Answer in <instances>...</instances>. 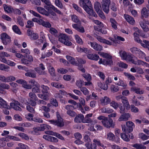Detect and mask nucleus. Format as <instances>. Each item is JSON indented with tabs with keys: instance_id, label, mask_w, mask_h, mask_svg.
Segmentation results:
<instances>
[{
	"instance_id": "a878e982",
	"label": "nucleus",
	"mask_w": 149,
	"mask_h": 149,
	"mask_svg": "<svg viewBox=\"0 0 149 149\" xmlns=\"http://www.w3.org/2000/svg\"><path fill=\"white\" fill-rule=\"evenodd\" d=\"M98 54L100 56H101L104 58H107V59L110 58H112V56L110 54L104 52H98Z\"/></svg>"
},
{
	"instance_id": "4c0bfd02",
	"label": "nucleus",
	"mask_w": 149,
	"mask_h": 149,
	"mask_svg": "<svg viewBox=\"0 0 149 149\" xmlns=\"http://www.w3.org/2000/svg\"><path fill=\"white\" fill-rule=\"evenodd\" d=\"M98 85L100 88L104 90H107L108 88V86L107 84H103L101 82L98 83Z\"/></svg>"
},
{
	"instance_id": "7ed1b4c3",
	"label": "nucleus",
	"mask_w": 149,
	"mask_h": 149,
	"mask_svg": "<svg viewBox=\"0 0 149 149\" xmlns=\"http://www.w3.org/2000/svg\"><path fill=\"white\" fill-rule=\"evenodd\" d=\"M134 127V123L130 121L126 122V126L125 125H122V128L123 131L127 133L132 132L133 131V127Z\"/></svg>"
},
{
	"instance_id": "72a5a7b5",
	"label": "nucleus",
	"mask_w": 149,
	"mask_h": 149,
	"mask_svg": "<svg viewBox=\"0 0 149 149\" xmlns=\"http://www.w3.org/2000/svg\"><path fill=\"white\" fill-rule=\"evenodd\" d=\"M29 96L30 98L28 100H37V98L36 94L32 92H30L29 93Z\"/></svg>"
},
{
	"instance_id": "4d7b16f0",
	"label": "nucleus",
	"mask_w": 149,
	"mask_h": 149,
	"mask_svg": "<svg viewBox=\"0 0 149 149\" xmlns=\"http://www.w3.org/2000/svg\"><path fill=\"white\" fill-rule=\"evenodd\" d=\"M51 85L52 86L57 88H63V86L61 84H59L57 83L52 82L51 83Z\"/></svg>"
},
{
	"instance_id": "c03bdc74",
	"label": "nucleus",
	"mask_w": 149,
	"mask_h": 149,
	"mask_svg": "<svg viewBox=\"0 0 149 149\" xmlns=\"http://www.w3.org/2000/svg\"><path fill=\"white\" fill-rule=\"evenodd\" d=\"M110 7L112 11L116 12L117 10V7L116 4L114 2H112L110 4Z\"/></svg>"
},
{
	"instance_id": "052dcab7",
	"label": "nucleus",
	"mask_w": 149,
	"mask_h": 149,
	"mask_svg": "<svg viewBox=\"0 0 149 149\" xmlns=\"http://www.w3.org/2000/svg\"><path fill=\"white\" fill-rule=\"evenodd\" d=\"M75 37L77 43L81 45L83 44V42L81 39L80 38V37L78 35H76L75 36Z\"/></svg>"
},
{
	"instance_id": "a18cd8bd",
	"label": "nucleus",
	"mask_w": 149,
	"mask_h": 149,
	"mask_svg": "<svg viewBox=\"0 0 149 149\" xmlns=\"http://www.w3.org/2000/svg\"><path fill=\"white\" fill-rule=\"evenodd\" d=\"M84 141L86 143L85 144H90L91 143V139H90L88 136L85 135L84 137Z\"/></svg>"
},
{
	"instance_id": "473e14b6",
	"label": "nucleus",
	"mask_w": 149,
	"mask_h": 149,
	"mask_svg": "<svg viewBox=\"0 0 149 149\" xmlns=\"http://www.w3.org/2000/svg\"><path fill=\"white\" fill-rule=\"evenodd\" d=\"M110 21L111 23L112 27L114 29H116L117 28L116 25L117 22L114 19L111 18L110 19Z\"/></svg>"
},
{
	"instance_id": "a211bd4d",
	"label": "nucleus",
	"mask_w": 149,
	"mask_h": 149,
	"mask_svg": "<svg viewBox=\"0 0 149 149\" xmlns=\"http://www.w3.org/2000/svg\"><path fill=\"white\" fill-rule=\"evenodd\" d=\"M84 116L82 114H79L77 115L74 119V121L77 123H83Z\"/></svg>"
},
{
	"instance_id": "412c9836",
	"label": "nucleus",
	"mask_w": 149,
	"mask_h": 149,
	"mask_svg": "<svg viewBox=\"0 0 149 149\" xmlns=\"http://www.w3.org/2000/svg\"><path fill=\"white\" fill-rule=\"evenodd\" d=\"M107 139L111 141H113L115 139V135L111 132H108L106 134Z\"/></svg>"
},
{
	"instance_id": "aec40b11",
	"label": "nucleus",
	"mask_w": 149,
	"mask_h": 149,
	"mask_svg": "<svg viewBox=\"0 0 149 149\" xmlns=\"http://www.w3.org/2000/svg\"><path fill=\"white\" fill-rule=\"evenodd\" d=\"M26 76L30 77L33 78H35L36 77V73L34 72L33 70H29L28 72H26L25 74Z\"/></svg>"
},
{
	"instance_id": "423d86ee",
	"label": "nucleus",
	"mask_w": 149,
	"mask_h": 149,
	"mask_svg": "<svg viewBox=\"0 0 149 149\" xmlns=\"http://www.w3.org/2000/svg\"><path fill=\"white\" fill-rule=\"evenodd\" d=\"M58 40L61 42L68 46L72 45V43L69 40L68 37L65 34H61L59 37Z\"/></svg>"
},
{
	"instance_id": "6e6d98bb",
	"label": "nucleus",
	"mask_w": 149,
	"mask_h": 149,
	"mask_svg": "<svg viewBox=\"0 0 149 149\" xmlns=\"http://www.w3.org/2000/svg\"><path fill=\"white\" fill-rule=\"evenodd\" d=\"M10 139H12L14 141H20V139L18 137H16L14 136L8 135L7 137Z\"/></svg>"
},
{
	"instance_id": "5fc2aeb1",
	"label": "nucleus",
	"mask_w": 149,
	"mask_h": 149,
	"mask_svg": "<svg viewBox=\"0 0 149 149\" xmlns=\"http://www.w3.org/2000/svg\"><path fill=\"white\" fill-rule=\"evenodd\" d=\"M124 74L126 76L128 79L130 80H134L135 79V77L133 76L130 74V73L127 72H125Z\"/></svg>"
},
{
	"instance_id": "4be33fe9",
	"label": "nucleus",
	"mask_w": 149,
	"mask_h": 149,
	"mask_svg": "<svg viewBox=\"0 0 149 149\" xmlns=\"http://www.w3.org/2000/svg\"><path fill=\"white\" fill-rule=\"evenodd\" d=\"M0 107H2L7 109H11L10 107L7 104L6 102L3 100L0 102Z\"/></svg>"
},
{
	"instance_id": "bb28decb",
	"label": "nucleus",
	"mask_w": 149,
	"mask_h": 149,
	"mask_svg": "<svg viewBox=\"0 0 149 149\" xmlns=\"http://www.w3.org/2000/svg\"><path fill=\"white\" fill-rule=\"evenodd\" d=\"M132 91H134L137 94H143L144 91L140 88L136 87H132L131 88Z\"/></svg>"
},
{
	"instance_id": "6ab92c4d",
	"label": "nucleus",
	"mask_w": 149,
	"mask_h": 149,
	"mask_svg": "<svg viewBox=\"0 0 149 149\" xmlns=\"http://www.w3.org/2000/svg\"><path fill=\"white\" fill-rule=\"evenodd\" d=\"M36 9L37 11L41 14L45 15L46 16H48L49 15L48 12L42 7H38L36 8Z\"/></svg>"
},
{
	"instance_id": "ddd939ff",
	"label": "nucleus",
	"mask_w": 149,
	"mask_h": 149,
	"mask_svg": "<svg viewBox=\"0 0 149 149\" xmlns=\"http://www.w3.org/2000/svg\"><path fill=\"white\" fill-rule=\"evenodd\" d=\"M131 115L129 113H125L122 114L118 119V121H127L130 117Z\"/></svg>"
},
{
	"instance_id": "774afa93",
	"label": "nucleus",
	"mask_w": 149,
	"mask_h": 149,
	"mask_svg": "<svg viewBox=\"0 0 149 149\" xmlns=\"http://www.w3.org/2000/svg\"><path fill=\"white\" fill-rule=\"evenodd\" d=\"M23 87L27 89H30L32 88V86L31 85L27 84V82L25 81V82L23 84L22 86Z\"/></svg>"
},
{
	"instance_id": "ea45409f",
	"label": "nucleus",
	"mask_w": 149,
	"mask_h": 149,
	"mask_svg": "<svg viewBox=\"0 0 149 149\" xmlns=\"http://www.w3.org/2000/svg\"><path fill=\"white\" fill-rule=\"evenodd\" d=\"M9 67L7 65H5L3 64H0V70L8 71L9 70Z\"/></svg>"
},
{
	"instance_id": "f3484780",
	"label": "nucleus",
	"mask_w": 149,
	"mask_h": 149,
	"mask_svg": "<svg viewBox=\"0 0 149 149\" xmlns=\"http://www.w3.org/2000/svg\"><path fill=\"white\" fill-rule=\"evenodd\" d=\"M121 101L123 105L128 110L130 109V106L127 99L126 97H123Z\"/></svg>"
},
{
	"instance_id": "58836bf2",
	"label": "nucleus",
	"mask_w": 149,
	"mask_h": 149,
	"mask_svg": "<svg viewBox=\"0 0 149 149\" xmlns=\"http://www.w3.org/2000/svg\"><path fill=\"white\" fill-rule=\"evenodd\" d=\"M119 54L120 56L123 59L125 60L127 58V55L126 52L125 51H120L119 52Z\"/></svg>"
},
{
	"instance_id": "4468645a",
	"label": "nucleus",
	"mask_w": 149,
	"mask_h": 149,
	"mask_svg": "<svg viewBox=\"0 0 149 149\" xmlns=\"http://www.w3.org/2000/svg\"><path fill=\"white\" fill-rule=\"evenodd\" d=\"M124 16L126 21L130 24L133 25L135 23V21L133 17L130 15L124 14Z\"/></svg>"
},
{
	"instance_id": "c85d7f7f",
	"label": "nucleus",
	"mask_w": 149,
	"mask_h": 149,
	"mask_svg": "<svg viewBox=\"0 0 149 149\" xmlns=\"http://www.w3.org/2000/svg\"><path fill=\"white\" fill-rule=\"evenodd\" d=\"M71 20L73 22L77 24L81 23V22L78 17L75 15H71Z\"/></svg>"
},
{
	"instance_id": "09e8293b",
	"label": "nucleus",
	"mask_w": 149,
	"mask_h": 149,
	"mask_svg": "<svg viewBox=\"0 0 149 149\" xmlns=\"http://www.w3.org/2000/svg\"><path fill=\"white\" fill-rule=\"evenodd\" d=\"M55 2L56 5L59 8L61 9L63 8V5L60 0H55Z\"/></svg>"
},
{
	"instance_id": "2f4dec72",
	"label": "nucleus",
	"mask_w": 149,
	"mask_h": 149,
	"mask_svg": "<svg viewBox=\"0 0 149 149\" xmlns=\"http://www.w3.org/2000/svg\"><path fill=\"white\" fill-rule=\"evenodd\" d=\"M3 7L4 11L8 13H10L12 12L13 8H11L10 7L7 6L6 4L3 5Z\"/></svg>"
},
{
	"instance_id": "603ef678",
	"label": "nucleus",
	"mask_w": 149,
	"mask_h": 149,
	"mask_svg": "<svg viewBox=\"0 0 149 149\" xmlns=\"http://www.w3.org/2000/svg\"><path fill=\"white\" fill-rule=\"evenodd\" d=\"M93 122L92 120L88 117H84L83 120V123H92Z\"/></svg>"
},
{
	"instance_id": "cd10ccee",
	"label": "nucleus",
	"mask_w": 149,
	"mask_h": 149,
	"mask_svg": "<svg viewBox=\"0 0 149 149\" xmlns=\"http://www.w3.org/2000/svg\"><path fill=\"white\" fill-rule=\"evenodd\" d=\"M100 101L102 103L106 105L110 102L111 100L108 97L104 96L100 100Z\"/></svg>"
},
{
	"instance_id": "0e129e2a",
	"label": "nucleus",
	"mask_w": 149,
	"mask_h": 149,
	"mask_svg": "<svg viewBox=\"0 0 149 149\" xmlns=\"http://www.w3.org/2000/svg\"><path fill=\"white\" fill-rule=\"evenodd\" d=\"M6 82L15 81V77L13 76H10L6 77Z\"/></svg>"
},
{
	"instance_id": "f704fd0d",
	"label": "nucleus",
	"mask_w": 149,
	"mask_h": 149,
	"mask_svg": "<svg viewBox=\"0 0 149 149\" xmlns=\"http://www.w3.org/2000/svg\"><path fill=\"white\" fill-rule=\"evenodd\" d=\"M35 87L33 88L32 89V92L35 93H40V85H38L35 86Z\"/></svg>"
},
{
	"instance_id": "0eeeda50",
	"label": "nucleus",
	"mask_w": 149,
	"mask_h": 149,
	"mask_svg": "<svg viewBox=\"0 0 149 149\" xmlns=\"http://www.w3.org/2000/svg\"><path fill=\"white\" fill-rule=\"evenodd\" d=\"M1 39L3 45H6L11 42V37L6 33H3L1 35Z\"/></svg>"
},
{
	"instance_id": "9d476101",
	"label": "nucleus",
	"mask_w": 149,
	"mask_h": 149,
	"mask_svg": "<svg viewBox=\"0 0 149 149\" xmlns=\"http://www.w3.org/2000/svg\"><path fill=\"white\" fill-rule=\"evenodd\" d=\"M90 43L92 47L95 50L97 51H101L102 50L103 47L102 46L99 44H98L95 42H90Z\"/></svg>"
},
{
	"instance_id": "69168bd1",
	"label": "nucleus",
	"mask_w": 149,
	"mask_h": 149,
	"mask_svg": "<svg viewBox=\"0 0 149 149\" xmlns=\"http://www.w3.org/2000/svg\"><path fill=\"white\" fill-rule=\"evenodd\" d=\"M119 88L118 86L112 85L111 87V91L113 92H117L119 91Z\"/></svg>"
},
{
	"instance_id": "8fccbe9b",
	"label": "nucleus",
	"mask_w": 149,
	"mask_h": 149,
	"mask_svg": "<svg viewBox=\"0 0 149 149\" xmlns=\"http://www.w3.org/2000/svg\"><path fill=\"white\" fill-rule=\"evenodd\" d=\"M72 5L74 8L78 12L80 13H82V10L78 6V5L75 3H73Z\"/></svg>"
},
{
	"instance_id": "2eb2a0df",
	"label": "nucleus",
	"mask_w": 149,
	"mask_h": 149,
	"mask_svg": "<svg viewBox=\"0 0 149 149\" xmlns=\"http://www.w3.org/2000/svg\"><path fill=\"white\" fill-rule=\"evenodd\" d=\"M41 1L44 3L46 6H44V7L47 10H49V8H51L53 6L49 0H41Z\"/></svg>"
},
{
	"instance_id": "79ce46f5",
	"label": "nucleus",
	"mask_w": 149,
	"mask_h": 149,
	"mask_svg": "<svg viewBox=\"0 0 149 149\" xmlns=\"http://www.w3.org/2000/svg\"><path fill=\"white\" fill-rule=\"evenodd\" d=\"M41 87L42 88V93H48V91L49 89V87L45 86L44 85H42L41 86Z\"/></svg>"
},
{
	"instance_id": "bf43d9fd",
	"label": "nucleus",
	"mask_w": 149,
	"mask_h": 149,
	"mask_svg": "<svg viewBox=\"0 0 149 149\" xmlns=\"http://www.w3.org/2000/svg\"><path fill=\"white\" fill-rule=\"evenodd\" d=\"M77 50L78 52H84L86 53L87 52V49L84 47L81 48L78 47L77 48Z\"/></svg>"
},
{
	"instance_id": "3c124183",
	"label": "nucleus",
	"mask_w": 149,
	"mask_h": 149,
	"mask_svg": "<svg viewBox=\"0 0 149 149\" xmlns=\"http://www.w3.org/2000/svg\"><path fill=\"white\" fill-rule=\"evenodd\" d=\"M19 149H29V147L26 145H25L22 143H19L18 144Z\"/></svg>"
},
{
	"instance_id": "6e6552de",
	"label": "nucleus",
	"mask_w": 149,
	"mask_h": 149,
	"mask_svg": "<svg viewBox=\"0 0 149 149\" xmlns=\"http://www.w3.org/2000/svg\"><path fill=\"white\" fill-rule=\"evenodd\" d=\"M102 122L105 127L109 128L110 127H114V125L113 124V120L111 118L108 119L107 118L106 119L102 121Z\"/></svg>"
},
{
	"instance_id": "680f3d73",
	"label": "nucleus",
	"mask_w": 149,
	"mask_h": 149,
	"mask_svg": "<svg viewBox=\"0 0 149 149\" xmlns=\"http://www.w3.org/2000/svg\"><path fill=\"white\" fill-rule=\"evenodd\" d=\"M50 103L51 104L56 107L58 106V103L57 101L55 99L52 98L51 99Z\"/></svg>"
},
{
	"instance_id": "39448f33",
	"label": "nucleus",
	"mask_w": 149,
	"mask_h": 149,
	"mask_svg": "<svg viewBox=\"0 0 149 149\" xmlns=\"http://www.w3.org/2000/svg\"><path fill=\"white\" fill-rule=\"evenodd\" d=\"M101 3L102 9L105 13L108 14L109 11L110 0H102Z\"/></svg>"
},
{
	"instance_id": "f03ea898",
	"label": "nucleus",
	"mask_w": 149,
	"mask_h": 149,
	"mask_svg": "<svg viewBox=\"0 0 149 149\" xmlns=\"http://www.w3.org/2000/svg\"><path fill=\"white\" fill-rule=\"evenodd\" d=\"M57 120H50L49 122L52 124L56 125L60 127H63L64 125V122L62 118L58 112H56Z\"/></svg>"
},
{
	"instance_id": "b1692460",
	"label": "nucleus",
	"mask_w": 149,
	"mask_h": 149,
	"mask_svg": "<svg viewBox=\"0 0 149 149\" xmlns=\"http://www.w3.org/2000/svg\"><path fill=\"white\" fill-rule=\"evenodd\" d=\"M130 49L132 53L136 55L143 53V52L141 51L140 49L136 47H133L130 48Z\"/></svg>"
},
{
	"instance_id": "c756f323",
	"label": "nucleus",
	"mask_w": 149,
	"mask_h": 149,
	"mask_svg": "<svg viewBox=\"0 0 149 149\" xmlns=\"http://www.w3.org/2000/svg\"><path fill=\"white\" fill-rule=\"evenodd\" d=\"M132 146L136 149H146V147L143 145L139 143L134 144Z\"/></svg>"
},
{
	"instance_id": "de8ad7c7",
	"label": "nucleus",
	"mask_w": 149,
	"mask_h": 149,
	"mask_svg": "<svg viewBox=\"0 0 149 149\" xmlns=\"http://www.w3.org/2000/svg\"><path fill=\"white\" fill-rule=\"evenodd\" d=\"M18 135L22 139H24L26 140H28L29 139V137L28 136L24 133H21L18 134Z\"/></svg>"
},
{
	"instance_id": "e433bc0d",
	"label": "nucleus",
	"mask_w": 149,
	"mask_h": 149,
	"mask_svg": "<svg viewBox=\"0 0 149 149\" xmlns=\"http://www.w3.org/2000/svg\"><path fill=\"white\" fill-rule=\"evenodd\" d=\"M100 6V4L98 2H96L95 3L94 8L95 10L97 13L101 11L99 7Z\"/></svg>"
},
{
	"instance_id": "864d4df0",
	"label": "nucleus",
	"mask_w": 149,
	"mask_h": 149,
	"mask_svg": "<svg viewBox=\"0 0 149 149\" xmlns=\"http://www.w3.org/2000/svg\"><path fill=\"white\" fill-rule=\"evenodd\" d=\"M127 58L125 59V60L131 61L134 64V61L133 58V57L131 55L128 54L127 56Z\"/></svg>"
},
{
	"instance_id": "f8f14e48",
	"label": "nucleus",
	"mask_w": 149,
	"mask_h": 149,
	"mask_svg": "<svg viewBox=\"0 0 149 149\" xmlns=\"http://www.w3.org/2000/svg\"><path fill=\"white\" fill-rule=\"evenodd\" d=\"M95 37L98 40V41L101 43H104L109 45H112V43L111 42H110L109 41L101 37L98 36L97 35H96L95 36Z\"/></svg>"
},
{
	"instance_id": "c9c22d12",
	"label": "nucleus",
	"mask_w": 149,
	"mask_h": 149,
	"mask_svg": "<svg viewBox=\"0 0 149 149\" xmlns=\"http://www.w3.org/2000/svg\"><path fill=\"white\" fill-rule=\"evenodd\" d=\"M12 29L13 31L15 33L20 35L21 33L20 29H19L18 27L16 25H14L12 27Z\"/></svg>"
},
{
	"instance_id": "49530a36",
	"label": "nucleus",
	"mask_w": 149,
	"mask_h": 149,
	"mask_svg": "<svg viewBox=\"0 0 149 149\" xmlns=\"http://www.w3.org/2000/svg\"><path fill=\"white\" fill-rule=\"evenodd\" d=\"M116 84L118 85L125 87L127 86V84L125 82L120 79L119 80V81Z\"/></svg>"
},
{
	"instance_id": "7c9ffc66",
	"label": "nucleus",
	"mask_w": 149,
	"mask_h": 149,
	"mask_svg": "<svg viewBox=\"0 0 149 149\" xmlns=\"http://www.w3.org/2000/svg\"><path fill=\"white\" fill-rule=\"evenodd\" d=\"M49 32L52 35L54 36L55 37L58 36V31L54 28L53 27H50L49 30Z\"/></svg>"
},
{
	"instance_id": "393cba45",
	"label": "nucleus",
	"mask_w": 149,
	"mask_h": 149,
	"mask_svg": "<svg viewBox=\"0 0 149 149\" xmlns=\"http://www.w3.org/2000/svg\"><path fill=\"white\" fill-rule=\"evenodd\" d=\"M66 58L72 64L74 65H77L78 63H76L75 59L72 57L69 56H66Z\"/></svg>"
},
{
	"instance_id": "338daca9",
	"label": "nucleus",
	"mask_w": 149,
	"mask_h": 149,
	"mask_svg": "<svg viewBox=\"0 0 149 149\" xmlns=\"http://www.w3.org/2000/svg\"><path fill=\"white\" fill-rule=\"evenodd\" d=\"M120 136L121 138L124 140L127 141H130V139L125 134L121 133Z\"/></svg>"
},
{
	"instance_id": "e2e57ef3",
	"label": "nucleus",
	"mask_w": 149,
	"mask_h": 149,
	"mask_svg": "<svg viewBox=\"0 0 149 149\" xmlns=\"http://www.w3.org/2000/svg\"><path fill=\"white\" fill-rule=\"evenodd\" d=\"M83 76L88 81H90L91 79V76L89 74L86 73L83 74Z\"/></svg>"
},
{
	"instance_id": "13d9d810",
	"label": "nucleus",
	"mask_w": 149,
	"mask_h": 149,
	"mask_svg": "<svg viewBox=\"0 0 149 149\" xmlns=\"http://www.w3.org/2000/svg\"><path fill=\"white\" fill-rule=\"evenodd\" d=\"M77 60L79 63V64H78L77 65H79V64L81 65L83 64H84L86 63V61L85 60L79 58H77Z\"/></svg>"
},
{
	"instance_id": "f257e3e1",
	"label": "nucleus",
	"mask_w": 149,
	"mask_h": 149,
	"mask_svg": "<svg viewBox=\"0 0 149 149\" xmlns=\"http://www.w3.org/2000/svg\"><path fill=\"white\" fill-rule=\"evenodd\" d=\"M79 4L80 6L83 7L85 10L90 15L96 17L97 16L94 11L91 3L89 0H80Z\"/></svg>"
},
{
	"instance_id": "5701e85b",
	"label": "nucleus",
	"mask_w": 149,
	"mask_h": 149,
	"mask_svg": "<svg viewBox=\"0 0 149 149\" xmlns=\"http://www.w3.org/2000/svg\"><path fill=\"white\" fill-rule=\"evenodd\" d=\"M142 16L146 18L148 17L149 16V11L145 7L143 8L141 11Z\"/></svg>"
},
{
	"instance_id": "37998d69",
	"label": "nucleus",
	"mask_w": 149,
	"mask_h": 149,
	"mask_svg": "<svg viewBox=\"0 0 149 149\" xmlns=\"http://www.w3.org/2000/svg\"><path fill=\"white\" fill-rule=\"evenodd\" d=\"M80 91L82 92L85 95H88L89 94V91L88 89L85 87H83L81 88Z\"/></svg>"
},
{
	"instance_id": "dca6fc26",
	"label": "nucleus",
	"mask_w": 149,
	"mask_h": 149,
	"mask_svg": "<svg viewBox=\"0 0 149 149\" xmlns=\"http://www.w3.org/2000/svg\"><path fill=\"white\" fill-rule=\"evenodd\" d=\"M87 57L90 59L95 61H97L99 58V56L95 54H89L87 55Z\"/></svg>"
},
{
	"instance_id": "a19ab883",
	"label": "nucleus",
	"mask_w": 149,
	"mask_h": 149,
	"mask_svg": "<svg viewBox=\"0 0 149 149\" xmlns=\"http://www.w3.org/2000/svg\"><path fill=\"white\" fill-rule=\"evenodd\" d=\"M85 146L88 149H96V146L95 144H92L91 143L90 144H85Z\"/></svg>"
},
{
	"instance_id": "20e7f679",
	"label": "nucleus",
	"mask_w": 149,
	"mask_h": 149,
	"mask_svg": "<svg viewBox=\"0 0 149 149\" xmlns=\"http://www.w3.org/2000/svg\"><path fill=\"white\" fill-rule=\"evenodd\" d=\"M11 101L13 102L10 103V107H11V109L12 108L16 111H22V109L20 107L24 108V107L21 104L17 101L14 99H11Z\"/></svg>"
},
{
	"instance_id": "1a4fd4ad",
	"label": "nucleus",
	"mask_w": 149,
	"mask_h": 149,
	"mask_svg": "<svg viewBox=\"0 0 149 149\" xmlns=\"http://www.w3.org/2000/svg\"><path fill=\"white\" fill-rule=\"evenodd\" d=\"M98 63L99 64H102L105 65H109L110 67L113 65V62L112 58H109L103 60L101 58L100 59Z\"/></svg>"
},
{
	"instance_id": "9b49d317",
	"label": "nucleus",
	"mask_w": 149,
	"mask_h": 149,
	"mask_svg": "<svg viewBox=\"0 0 149 149\" xmlns=\"http://www.w3.org/2000/svg\"><path fill=\"white\" fill-rule=\"evenodd\" d=\"M72 26L74 29L79 32L84 33L85 32L84 27L81 25L77 24H73Z\"/></svg>"
}]
</instances>
